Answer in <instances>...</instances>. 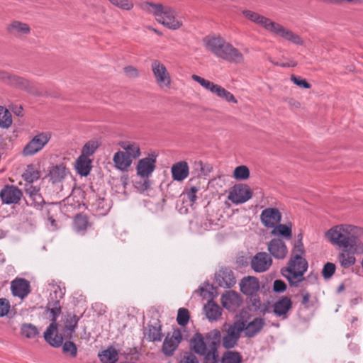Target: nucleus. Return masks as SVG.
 Here are the masks:
<instances>
[{"label":"nucleus","mask_w":363,"mask_h":363,"mask_svg":"<svg viewBox=\"0 0 363 363\" xmlns=\"http://www.w3.org/2000/svg\"><path fill=\"white\" fill-rule=\"evenodd\" d=\"M182 340V333L179 329L174 330L171 337L167 335L162 344L163 353L166 356L173 355Z\"/></svg>","instance_id":"obj_18"},{"label":"nucleus","mask_w":363,"mask_h":363,"mask_svg":"<svg viewBox=\"0 0 363 363\" xmlns=\"http://www.w3.org/2000/svg\"><path fill=\"white\" fill-rule=\"evenodd\" d=\"M242 357L237 352L228 351L225 352L221 358L222 363H241Z\"/></svg>","instance_id":"obj_44"},{"label":"nucleus","mask_w":363,"mask_h":363,"mask_svg":"<svg viewBox=\"0 0 363 363\" xmlns=\"http://www.w3.org/2000/svg\"><path fill=\"white\" fill-rule=\"evenodd\" d=\"M221 343V333L214 329L205 335L196 333L190 340V347L196 354L202 356L203 363H219L218 348Z\"/></svg>","instance_id":"obj_1"},{"label":"nucleus","mask_w":363,"mask_h":363,"mask_svg":"<svg viewBox=\"0 0 363 363\" xmlns=\"http://www.w3.org/2000/svg\"><path fill=\"white\" fill-rule=\"evenodd\" d=\"M288 104H289V106L291 107L294 108H299L301 106V104L298 101H297L293 99H289L288 100Z\"/></svg>","instance_id":"obj_63"},{"label":"nucleus","mask_w":363,"mask_h":363,"mask_svg":"<svg viewBox=\"0 0 363 363\" xmlns=\"http://www.w3.org/2000/svg\"><path fill=\"white\" fill-rule=\"evenodd\" d=\"M139 7L145 13L152 14L158 23L169 29L177 30L183 25L181 18L177 15L174 9L169 6L145 1L140 3Z\"/></svg>","instance_id":"obj_3"},{"label":"nucleus","mask_w":363,"mask_h":363,"mask_svg":"<svg viewBox=\"0 0 363 363\" xmlns=\"http://www.w3.org/2000/svg\"><path fill=\"white\" fill-rule=\"evenodd\" d=\"M113 5L116 7L125 10L130 11L133 8V3L129 0H108Z\"/></svg>","instance_id":"obj_50"},{"label":"nucleus","mask_w":363,"mask_h":363,"mask_svg":"<svg viewBox=\"0 0 363 363\" xmlns=\"http://www.w3.org/2000/svg\"><path fill=\"white\" fill-rule=\"evenodd\" d=\"M189 320V311L184 308H180L178 310L177 321L181 326H185Z\"/></svg>","instance_id":"obj_47"},{"label":"nucleus","mask_w":363,"mask_h":363,"mask_svg":"<svg viewBox=\"0 0 363 363\" xmlns=\"http://www.w3.org/2000/svg\"><path fill=\"white\" fill-rule=\"evenodd\" d=\"M78 321L79 318L76 315L70 313L67 314L65 319L64 328L65 336L67 338L71 339L72 337V334L77 328Z\"/></svg>","instance_id":"obj_34"},{"label":"nucleus","mask_w":363,"mask_h":363,"mask_svg":"<svg viewBox=\"0 0 363 363\" xmlns=\"http://www.w3.org/2000/svg\"><path fill=\"white\" fill-rule=\"evenodd\" d=\"M124 72L126 75V77L129 78H136L139 76V71L138 69L132 65H128L124 67L123 69Z\"/></svg>","instance_id":"obj_55"},{"label":"nucleus","mask_w":363,"mask_h":363,"mask_svg":"<svg viewBox=\"0 0 363 363\" xmlns=\"http://www.w3.org/2000/svg\"><path fill=\"white\" fill-rule=\"evenodd\" d=\"M335 264L332 262H327L323 268L322 270V275L324 277V279H329L330 278L335 272Z\"/></svg>","instance_id":"obj_51"},{"label":"nucleus","mask_w":363,"mask_h":363,"mask_svg":"<svg viewBox=\"0 0 363 363\" xmlns=\"http://www.w3.org/2000/svg\"><path fill=\"white\" fill-rule=\"evenodd\" d=\"M308 267V262L305 258L291 256L288 266L281 269V274L287 279L291 286L298 287L305 280L304 274Z\"/></svg>","instance_id":"obj_5"},{"label":"nucleus","mask_w":363,"mask_h":363,"mask_svg":"<svg viewBox=\"0 0 363 363\" xmlns=\"http://www.w3.org/2000/svg\"><path fill=\"white\" fill-rule=\"evenodd\" d=\"M119 145L131 160L138 158L141 155L140 146L135 142L123 141Z\"/></svg>","instance_id":"obj_30"},{"label":"nucleus","mask_w":363,"mask_h":363,"mask_svg":"<svg viewBox=\"0 0 363 363\" xmlns=\"http://www.w3.org/2000/svg\"><path fill=\"white\" fill-rule=\"evenodd\" d=\"M233 177L238 180H246L250 177V170L247 166H238L234 169Z\"/></svg>","instance_id":"obj_45"},{"label":"nucleus","mask_w":363,"mask_h":363,"mask_svg":"<svg viewBox=\"0 0 363 363\" xmlns=\"http://www.w3.org/2000/svg\"><path fill=\"white\" fill-rule=\"evenodd\" d=\"M292 307V301L287 296H282L274 304V313L277 316L286 315Z\"/></svg>","instance_id":"obj_29"},{"label":"nucleus","mask_w":363,"mask_h":363,"mask_svg":"<svg viewBox=\"0 0 363 363\" xmlns=\"http://www.w3.org/2000/svg\"><path fill=\"white\" fill-rule=\"evenodd\" d=\"M216 283L222 288L230 289L233 287L235 283L236 279L233 272L226 267H222L215 274Z\"/></svg>","instance_id":"obj_14"},{"label":"nucleus","mask_w":363,"mask_h":363,"mask_svg":"<svg viewBox=\"0 0 363 363\" xmlns=\"http://www.w3.org/2000/svg\"><path fill=\"white\" fill-rule=\"evenodd\" d=\"M199 166H200V167H201V171L202 172V174H203V175H206V172H204V167H203V163H202V162H201V161H200V162H199Z\"/></svg>","instance_id":"obj_64"},{"label":"nucleus","mask_w":363,"mask_h":363,"mask_svg":"<svg viewBox=\"0 0 363 363\" xmlns=\"http://www.w3.org/2000/svg\"><path fill=\"white\" fill-rule=\"evenodd\" d=\"M50 138L51 133L49 132H42L37 134L26 145L23 149L22 154L24 156L34 155L45 146Z\"/></svg>","instance_id":"obj_8"},{"label":"nucleus","mask_w":363,"mask_h":363,"mask_svg":"<svg viewBox=\"0 0 363 363\" xmlns=\"http://www.w3.org/2000/svg\"><path fill=\"white\" fill-rule=\"evenodd\" d=\"M21 333L26 338H35L39 334V330L36 326L31 323H23L21 326Z\"/></svg>","instance_id":"obj_42"},{"label":"nucleus","mask_w":363,"mask_h":363,"mask_svg":"<svg viewBox=\"0 0 363 363\" xmlns=\"http://www.w3.org/2000/svg\"><path fill=\"white\" fill-rule=\"evenodd\" d=\"M179 363H199L198 358L191 352H185Z\"/></svg>","instance_id":"obj_54"},{"label":"nucleus","mask_w":363,"mask_h":363,"mask_svg":"<svg viewBox=\"0 0 363 363\" xmlns=\"http://www.w3.org/2000/svg\"><path fill=\"white\" fill-rule=\"evenodd\" d=\"M240 291L247 296L255 295L259 289L257 278L254 277H244L240 284Z\"/></svg>","instance_id":"obj_25"},{"label":"nucleus","mask_w":363,"mask_h":363,"mask_svg":"<svg viewBox=\"0 0 363 363\" xmlns=\"http://www.w3.org/2000/svg\"><path fill=\"white\" fill-rule=\"evenodd\" d=\"M50 294L48 301H57L60 303V301L63 298L65 294V288L61 287L57 284H50Z\"/></svg>","instance_id":"obj_39"},{"label":"nucleus","mask_w":363,"mask_h":363,"mask_svg":"<svg viewBox=\"0 0 363 363\" xmlns=\"http://www.w3.org/2000/svg\"><path fill=\"white\" fill-rule=\"evenodd\" d=\"M171 172L172 179L174 181L182 182L186 179L189 176V165L185 161L176 162L172 166Z\"/></svg>","instance_id":"obj_27"},{"label":"nucleus","mask_w":363,"mask_h":363,"mask_svg":"<svg viewBox=\"0 0 363 363\" xmlns=\"http://www.w3.org/2000/svg\"><path fill=\"white\" fill-rule=\"evenodd\" d=\"M74 230L80 234H84L86 229L91 226L89 218L86 215L77 214L73 220Z\"/></svg>","instance_id":"obj_33"},{"label":"nucleus","mask_w":363,"mask_h":363,"mask_svg":"<svg viewBox=\"0 0 363 363\" xmlns=\"http://www.w3.org/2000/svg\"><path fill=\"white\" fill-rule=\"evenodd\" d=\"M67 174V169L63 164L56 165L51 168L49 177L52 183L61 182Z\"/></svg>","instance_id":"obj_38"},{"label":"nucleus","mask_w":363,"mask_h":363,"mask_svg":"<svg viewBox=\"0 0 363 363\" xmlns=\"http://www.w3.org/2000/svg\"><path fill=\"white\" fill-rule=\"evenodd\" d=\"M239 327L243 326L242 331L247 337H253L257 335L265 325V319L261 317L255 318L247 323L246 320H238Z\"/></svg>","instance_id":"obj_12"},{"label":"nucleus","mask_w":363,"mask_h":363,"mask_svg":"<svg viewBox=\"0 0 363 363\" xmlns=\"http://www.w3.org/2000/svg\"><path fill=\"white\" fill-rule=\"evenodd\" d=\"M304 252L303 244L302 241H301V239H299L294 245V247L292 250L291 256H298V257H303Z\"/></svg>","instance_id":"obj_53"},{"label":"nucleus","mask_w":363,"mask_h":363,"mask_svg":"<svg viewBox=\"0 0 363 363\" xmlns=\"http://www.w3.org/2000/svg\"><path fill=\"white\" fill-rule=\"evenodd\" d=\"M63 352L69 354L71 357H76L77 354V347L76 345L71 341H66L62 345Z\"/></svg>","instance_id":"obj_48"},{"label":"nucleus","mask_w":363,"mask_h":363,"mask_svg":"<svg viewBox=\"0 0 363 363\" xmlns=\"http://www.w3.org/2000/svg\"><path fill=\"white\" fill-rule=\"evenodd\" d=\"M145 337L150 342L160 341L163 337L162 325L158 319L150 321L144 332Z\"/></svg>","instance_id":"obj_24"},{"label":"nucleus","mask_w":363,"mask_h":363,"mask_svg":"<svg viewBox=\"0 0 363 363\" xmlns=\"http://www.w3.org/2000/svg\"><path fill=\"white\" fill-rule=\"evenodd\" d=\"M11 290L14 296L23 299L30 293V282L24 278H16L11 283Z\"/></svg>","instance_id":"obj_20"},{"label":"nucleus","mask_w":363,"mask_h":363,"mask_svg":"<svg viewBox=\"0 0 363 363\" xmlns=\"http://www.w3.org/2000/svg\"><path fill=\"white\" fill-rule=\"evenodd\" d=\"M12 112L17 116H23V108L21 106H12L11 108Z\"/></svg>","instance_id":"obj_62"},{"label":"nucleus","mask_w":363,"mask_h":363,"mask_svg":"<svg viewBox=\"0 0 363 363\" xmlns=\"http://www.w3.org/2000/svg\"><path fill=\"white\" fill-rule=\"evenodd\" d=\"M221 302L223 306L230 311H235L242 304L240 295L234 291H228L222 295Z\"/></svg>","instance_id":"obj_21"},{"label":"nucleus","mask_w":363,"mask_h":363,"mask_svg":"<svg viewBox=\"0 0 363 363\" xmlns=\"http://www.w3.org/2000/svg\"><path fill=\"white\" fill-rule=\"evenodd\" d=\"M98 147L96 142L89 141L82 147L81 156L88 157L92 155Z\"/></svg>","instance_id":"obj_46"},{"label":"nucleus","mask_w":363,"mask_h":363,"mask_svg":"<svg viewBox=\"0 0 363 363\" xmlns=\"http://www.w3.org/2000/svg\"><path fill=\"white\" fill-rule=\"evenodd\" d=\"M25 191L26 193L29 196L30 198L34 194H37L40 191V187L37 186L33 185V183L31 184H26L25 185Z\"/></svg>","instance_id":"obj_58"},{"label":"nucleus","mask_w":363,"mask_h":363,"mask_svg":"<svg viewBox=\"0 0 363 363\" xmlns=\"http://www.w3.org/2000/svg\"><path fill=\"white\" fill-rule=\"evenodd\" d=\"M30 28L27 23L14 21L7 27V31L10 34L27 35L30 33Z\"/></svg>","instance_id":"obj_35"},{"label":"nucleus","mask_w":363,"mask_h":363,"mask_svg":"<svg viewBox=\"0 0 363 363\" xmlns=\"http://www.w3.org/2000/svg\"><path fill=\"white\" fill-rule=\"evenodd\" d=\"M75 167L79 175L86 177L91 169V160L88 157L80 155L76 160Z\"/></svg>","instance_id":"obj_32"},{"label":"nucleus","mask_w":363,"mask_h":363,"mask_svg":"<svg viewBox=\"0 0 363 363\" xmlns=\"http://www.w3.org/2000/svg\"><path fill=\"white\" fill-rule=\"evenodd\" d=\"M243 326L239 327L237 321L230 325L226 334L222 338V345L225 349L233 348L238 343Z\"/></svg>","instance_id":"obj_13"},{"label":"nucleus","mask_w":363,"mask_h":363,"mask_svg":"<svg viewBox=\"0 0 363 363\" xmlns=\"http://www.w3.org/2000/svg\"><path fill=\"white\" fill-rule=\"evenodd\" d=\"M33 202V206L35 207H38L42 205V203H44V199L43 196H41L40 191L37 194H34L33 196L30 197Z\"/></svg>","instance_id":"obj_60"},{"label":"nucleus","mask_w":363,"mask_h":363,"mask_svg":"<svg viewBox=\"0 0 363 363\" xmlns=\"http://www.w3.org/2000/svg\"><path fill=\"white\" fill-rule=\"evenodd\" d=\"M291 81L298 88L302 89H308L311 87V84L305 79L300 76L292 74L291 76Z\"/></svg>","instance_id":"obj_49"},{"label":"nucleus","mask_w":363,"mask_h":363,"mask_svg":"<svg viewBox=\"0 0 363 363\" xmlns=\"http://www.w3.org/2000/svg\"><path fill=\"white\" fill-rule=\"evenodd\" d=\"M268 31L278 36H280L284 40H288L295 45L303 44V40L298 35L289 29L285 28L283 26L274 21H272Z\"/></svg>","instance_id":"obj_11"},{"label":"nucleus","mask_w":363,"mask_h":363,"mask_svg":"<svg viewBox=\"0 0 363 363\" xmlns=\"http://www.w3.org/2000/svg\"><path fill=\"white\" fill-rule=\"evenodd\" d=\"M191 77L195 82H198L201 86L208 91H226L225 88L219 85L214 84L213 82L198 75L193 74Z\"/></svg>","instance_id":"obj_40"},{"label":"nucleus","mask_w":363,"mask_h":363,"mask_svg":"<svg viewBox=\"0 0 363 363\" xmlns=\"http://www.w3.org/2000/svg\"><path fill=\"white\" fill-rule=\"evenodd\" d=\"M12 123L11 112L4 106H0V128L8 129L11 126Z\"/></svg>","instance_id":"obj_41"},{"label":"nucleus","mask_w":363,"mask_h":363,"mask_svg":"<svg viewBox=\"0 0 363 363\" xmlns=\"http://www.w3.org/2000/svg\"><path fill=\"white\" fill-rule=\"evenodd\" d=\"M22 177L27 182L26 184H31L39 179L40 172L35 169L33 165L30 164L27 166V168Z\"/></svg>","instance_id":"obj_43"},{"label":"nucleus","mask_w":363,"mask_h":363,"mask_svg":"<svg viewBox=\"0 0 363 363\" xmlns=\"http://www.w3.org/2000/svg\"><path fill=\"white\" fill-rule=\"evenodd\" d=\"M152 71L157 82L160 85L167 86L170 84V77L165 66L158 60H154L151 65Z\"/></svg>","instance_id":"obj_22"},{"label":"nucleus","mask_w":363,"mask_h":363,"mask_svg":"<svg viewBox=\"0 0 363 363\" xmlns=\"http://www.w3.org/2000/svg\"><path fill=\"white\" fill-rule=\"evenodd\" d=\"M252 191L250 186L245 184L235 185L229 194L228 199L233 203H244L252 198Z\"/></svg>","instance_id":"obj_9"},{"label":"nucleus","mask_w":363,"mask_h":363,"mask_svg":"<svg viewBox=\"0 0 363 363\" xmlns=\"http://www.w3.org/2000/svg\"><path fill=\"white\" fill-rule=\"evenodd\" d=\"M242 14L245 18L248 19L249 21L261 26L267 30H269L272 21L269 18H267L264 16H262L255 11L251 10L245 9L242 11Z\"/></svg>","instance_id":"obj_26"},{"label":"nucleus","mask_w":363,"mask_h":363,"mask_svg":"<svg viewBox=\"0 0 363 363\" xmlns=\"http://www.w3.org/2000/svg\"><path fill=\"white\" fill-rule=\"evenodd\" d=\"M363 253L354 252L351 247L341 249V251L337 256V260L340 266L348 269L352 267L356 263L354 255H362Z\"/></svg>","instance_id":"obj_23"},{"label":"nucleus","mask_w":363,"mask_h":363,"mask_svg":"<svg viewBox=\"0 0 363 363\" xmlns=\"http://www.w3.org/2000/svg\"><path fill=\"white\" fill-rule=\"evenodd\" d=\"M206 46L216 57L230 62L240 63L243 61V55L220 37H213L208 40Z\"/></svg>","instance_id":"obj_4"},{"label":"nucleus","mask_w":363,"mask_h":363,"mask_svg":"<svg viewBox=\"0 0 363 363\" xmlns=\"http://www.w3.org/2000/svg\"><path fill=\"white\" fill-rule=\"evenodd\" d=\"M99 357L102 363H116L118 359V353L115 348L109 347L99 353Z\"/></svg>","instance_id":"obj_36"},{"label":"nucleus","mask_w":363,"mask_h":363,"mask_svg":"<svg viewBox=\"0 0 363 363\" xmlns=\"http://www.w3.org/2000/svg\"><path fill=\"white\" fill-rule=\"evenodd\" d=\"M0 81L11 88L21 91H38L40 89L37 82L3 70H0Z\"/></svg>","instance_id":"obj_7"},{"label":"nucleus","mask_w":363,"mask_h":363,"mask_svg":"<svg viewBox=\"0 0 363 363\" xmlns=\"http://www.w3.org/2000/svg\"><path fill=\"white\" fill-rule=\"evenodd\" d=\"M281 213L277 208H267L260 214L262 223L268 228H272L281 222Z\"/></svg>","instance_id":"obj_16"},{"label":"nucleus","mask_w":363,"mask_h":363,"mask_svg":"<svg viewBox=\"0 0 363 363\" xmlns=\"http://www.w3.org/2000/svg\"><path fill=\"white\" fill-rule=\"evenodd\" d=\"M363 228L352 225H338L329 229L325 237L340 249L351 247L353 252L363 253V242L360 238Z\"/></svg>","instance_id":"obj_2"},{"label":"nucleus","mask_w":363,"mask_h":363,"mask_svg":"<svg viewBox=\"0 0 363 363\" xmlns=\"http://www.w3.org/2000/svg\"><path fill=\"white\" fill-rule=\"evenodd\" d=\"M273 289L275 292H284L286 289V284L281 279L275 280L273 285Z\"/></svg>","instance_id":"obj_57"},{"label":"nucleus","mask_w":363,"mask_h":363,"mask_svg":"<svg viewBox=\"0 0 363 363\" xmlns=\"http://www.w3.org/2000/svg\"><path fill=\"white\" fill-rule=\"evenodd\" d=\"M311 298V294L309 292L303 290L302 291V300H301V304L303 305L305 307H308V303Z\"/></svg>","instance_id":"obj_61"},{"label":"nucleus","mask_w":363,"mask_h":363,"mask_svg":"<svg viewBox=\"0 0 363 363\" xmlns=\"http://www.w3.org/2000/svg\"><path fill=\"white\" fill-rule=\"evenodd\" d=\"M199 191V188L196 186H192L189 191H186L187 199L192 203H195L197 199L196 194Z\"/></svg>","instance_id":"obj_59"},{"label":"nucleus","mask_w":363,"mask_h":363,"mask_svg":"<svg viewBox=\"0 0 363 363\" xmlns=\"http://www.w3.org/2000/svg\"><path fill=\"white\" fill-rule=\"evenodd\" d=\"M218 96L230 103L236 104L237 100L231 92H215Z\"/></svg>","instance_id":"obj_56"},{"label":"nucleus","mask_w":363,"mask_h":363,"mask_svg":"<svg viewBox=\"0 0 363 363\" xmlns=\"http://www.w3.org/2000/svg\"><path fill=\"white\" fill-rule=\"evenodd\" d=\"M267 250L275 259H283L288 253L287 247L283 240L274 238L267 244Z\"/></svg>","instance_id":"obj_19"},{"label":"nucleus","mask_w":363,"mask_h":363,"mask_svg":"<svg viewBox=\"0 0 363 363\" xmlns=\"http://www.w3.org/2000/svg\"><path fill=\"white\" fill-rule=\"evenodd\" d=\"M23 196L22 191L13 185L5 186L0 192V197L6 204L18 203Z\"/></svg>","instance_id":"obj_17"},{"label":"nucleus","mask_w":363,"mask_h":363,"mask_svg":"<svg viewBox=\"0 0 363 363\" xmlns=\"http://www.w3.org/2000/svg\"><path fill=\"white\" fill-rule=\"evenodd\" d=\"M113 161L116 168L121 171H127L133 162V160L128 157L127 154L121 150L114 154Z\"/></svg>","instance_id":"obj_28"},{"label":"nucleus","mask_w":363,"mask_h":363,"mask_svg":"<svg viewBox=\"0 0 363 363\" xmlns=\"http://www.w3.org/2000/svg\"><path fill=\"white\" fill-rule=\"evenodd\" d=\"M47 309L50 312V320L52 323L44 333V338L51 346L59 347L62 344L63 337L61 335L56 334L55 336L52 337V335L57 332V318L61 313L60 303L57 301H48Z\"/></svg>","instance_id":"obj_6"},{"label":"nucleus","mask_w":363,"mask_h":363,"mask_svg":"<svg viewBox=\"0 0 363 363\" xmlns=\"http://www.w3.org/2000/svg\"><path fill=\"white\" fill-rule=\"evenodd\" d=\"M272 264V259L265 252H257L250 262L252 269L258 273L267 271Z\"/></svg>","instance_id":"obj_15"},{"label":"nucleus","mask_w":363,"mask_h":363,"mask_svg":"<svg viewBox=\"0 0 363 363\" xmlns=\"http://www.w3.org/2000/svg\"><path fill=\"white\" fill-rule=\"evenodd\" d=\"M157 155L149 154L147 157L140 159L137 164V174L142 178L149 177L156 167Z\"/></svg>","instance_id":"obj_10"},{"label":"nucleus","mask_w":363,"mask_h":363,"mask_svg":"<svg viewBox=\"0 0 363 363\" xmlns=\"http://www.w3.org/2000/svg\"><path fill=\"white\" fill-rule=\"evenodd\" d=\"M272 235H279L284 238L286 240H290L292 238V228L291 224H280L278 223L275 227L272 228Z\"/></svg>","instance_id":"obj_37"},{"label":"nucleus","mask_w":363,"mask_h":363,"mask_svg":"<svg viewBox=\"0 0 363 363\" xmlns=\"http://www.w3.org/2000/svg\"><path fill=\"white\" fill-rule=\"evenodd\" d=\"M11 308L10 302L4 298H0V318L8 315Z\"/></svg>","instance_id":"obj_52"},{"label":"nucleus","mask_w":363,"mask_h":363,"mask_svg":"<svg viewBox=\"0 0 363 363\" xmlns=\"http://www.w3.org/2000/svg\"><path fill=\"white\" fill-rule=\"evenodd\" d=\"M203 309L206 318L210 320H218L222 315V309L213 301H208Z\"/></svg>","instance_id":"obj_31"}]
</instances>
